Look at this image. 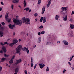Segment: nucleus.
Masks as SVG:
<instances>
[{"instance_id": "f257e3e1", "label": "nucleus", "mask_w": 74, "mask_h": 74, "mask_svg": "<svg viewBox=\"0 0 74 74\" xmlns=\"http://www.w3.org/2000/svg\"><path fill=\"white\" fill-rule=\"evenodd\" d=\"M18 17V16H16V19L15 18H13V21L14 23H15L14 25H11V24H9L8 25L10 29H13L14 27H15L16 25H18L19 26H21V25L22 24V21L21 20L18 19L17 18ZM16 23V24H15Z\"/></svg>"}, {"instance_id": "f03ea898", "label": "nucleus", "mask_w": 74, "mask_h": 74, "mask_svg": "<svg viewBox=\"0 0 74 74\" xmlns=\"http://www.w3.org/2000/svg\"><path fill=\"white\" fill-rule=\"evenodd\" d=\"M22 19L24 23H25L27 25L30 24V19H29V18H26L25 17H23L22 18Z\"/></svg>"}, {"instance_id": "7ed1b4c3", "label": "nucleus", "mask_w": 74, "mask_h": 74, "mask_svg": "<svg viewBox=\"0 0 74 74\" xmlns=\"http://www.w3.org/2000/svg\"><path fill=\"white\" fill-rule=\"evenodd\" d=\"M22 49V46L21 45H19L18 47L16 48V53H19L20 52Z\"/></svg>"}, {"instance_id": "20e7f679", "label": "nucleus", "mask_w": 74, "mask_h": 74, "mask_svg": "<svg viewBox=\"0 0 74 74\" xmlns=\"http://www.w3.org/2000/svg\"><path fill=\"white\" fill-rule=\"evenodd\" d=\"M67 34L71 37H74V34H73V32L72 31H68Z\"/></svg>"}, {"instance_id": "39448f33", "label": "nucleus", "mask_w": 74, "mask_h": 74, "mask_svg": "<svg viewBox=\"0 0 74 74\" xmlns=\"http://www.w3.org/2000/svg\"><path fill=\"white\" fill-rule=\"evenodd\" d=\"M23 50V51L25 52H27V54H29V50H28V48H26L25 47H24Z\"/></svg>"}, {"instance_id": "423d86ee", "label": "nucleus", "mask_w": 74, "mask_h": 74, "mask_svg": "<svg viewBox=\"0 0 74 74\" xmlns=\"http://www.w3.org/2000/svg\"><path fill=\"white\" fill-rule=\"evenodd\" d=\"M22 62V59L20 58L19 60H16V62L15 63L16 64H18V63H20Z\"/></svg>"}, {"instance_id": "0eeeda50", "label": "nucleus", "mask_w": 74, "mask_h": 74, "mask_svg": "<svg viewBox=\"0 0 74 74\" xmlns=\"http://www.w3.org/2000/svg\"><path fill=\"white\" fill-rule=\"evenodd\" d=\"M62 9V11H66L67 10V7H62V8H61Z\"/></svg>"}, {"instance_id": "6e6552de", "label": "nucleus", "mask_w": 74, "mask_h": 74, "mask_svg": "<svg viewBox=\"0 0 74 74\" xmlns=\"http://www.w3.org/2000/svg\"><path fill=\"white\" fill-rule=\"evenodd\" d=\"M45 11V7H44L43 8H42V9L41 14H42V15L44 14V13Z\"/></svg>"}, {"instance_id": "1a4fd4ad", "label": "nucleus", "mask_w": 74, "mask_h": 74, "mask_svg": "<svg viewBox=\"0 0 74 74\" xmlns=\"http://www.w3.org/2000/svg\"><path fill=\"white\" fill-rule=\"evenodd\" d=\"M2 49L3 51L4 52V53L6 52V51H7V50L6 49V48H5V47H2Z\"/></svg>"}, {"instance_id": "9d476101", "label": "nucleus", "mask_w": 74, "mask_h": 74, "mask_svg": "<svg viewBox=\"0 0 74 74\" xmlns=\"http://www.w3.org/2000/svg\"><path fill=\"white\" fill-rule=\"evenodd\" d=\"M63 20L64 21H67V15H65L64 16V17L63 19Z\"/></svg>"}, {"instance_id": "9b49d317", "label": "nucleus", "mask_w": 74, "mask_h": 74, "mask_svg": "<svg viewBox=\"0 0 74 74\" xmlns=\"http://www.w3.org/2000/svg\"><path fill=\"white\" fill-rule=\"evenodd\" d=\"M63 42L64 45H69V42L66 40H63Z\"/></svg>"}, {"instance_id": "f8f14e48", "label": "nucleus", "mask_w": 74, "mask_h": 74, "mask_svg": "<svg viewBox=\"0 0 74 74\" xmlns=\"http://www.w3.org/2000/svg\"><path fill=\"white\" fill-rule=\"evenodd\" d=\"M39 66L40 69H42V68L44 67V66H45V64H39Z\"/></svg>"}, {"instance_id": "ddd939ff", "label": "nucleus", "mask_w": 74, "mask_h": 74, "mask_svg": "<svg viewBox=\"0 0 74 74\" xmlns=\"http://www.w3.org/2000/svg\"><path fill=\"white\" fill-rule=\"evenodd\" d=\"M17 42H18V40H16V39H14L13 43L14 44H16Z\"/></svg>"}, {"instance_id": "4468645a", "label": "nucleus", "mask_w": 74, "mask_h": 74, "mask_svg": "<svg viewBox=\"0 0 74 74\" xmlns=\"http://www.w3.org/2000/svg\"><path fill=\"white\" fill-rule=\"evenodd\" d=\"M19 67H17L15 69V73H18V71H19Z\"/></svg>"}, {"instance_id": "2eb2a0df", "label": "nucleus", "mask_w": 74, "mask_h": 74, "mask_svg": "<svg viewBox=\"0 0 74 74\" xmlns=\"http://www.w3.org/2000/svg\"><path fill=\"white\" fill-rule=\"evenodd\" d=\"M51 3V0H50V1L48 2V4L47 6V8H48L49 6L50 5Z\"/></svg>"}, {"instance_id": "dca6fc26", "label": "nucleus", "mask_w": 74, "mask_h": 74, "mask_svg": "<svg viewBox=\"0 0 74 74\" xmlns=\"http://www.w3.org/2000/svg\"><path fill=\"white\" fill-rule=\"evenodd\" d=\"M9 14V13L8 12L7 13H6L5 15V19L7 21V19H8V14Z\"/></svg>"}, {"instance_id": "f3484780", "label": "nucleus", "mask_w": 74, "mask_h": 74, "mask_svg": "<svg viewBox=\"0 0 74 74\" xmlns=\"http://www.w3.org/2000/svg\"><path fill=\"white\" fill-rule=\"evenodd\" d=\"M27 3L26 2V1L24 0V3H23L24 7H26V5L27 4Z\"/></svg>"}, {"instance_id": "a211bd4d", "label": "nucleus", "mask_w": 74, "mask_h": 74, "mask_svg": "<svg viewBox=\"0 0 74 74\" xmlns=\"http://www.w3.org/2000/svg\"><path fill=\"white\" fill-rule=\"evenodd\" d=\"M5 59H6V58H1V60L0 61V63H1V62H3L5 60Z\"/></svg>"}, {"instance_id": "6ab92c4d", "label": "nucleus", "mask_w": 74, "mask_h": 74, "mask_svg": "<svg viewBox=\"0 0 74 74\" xmlns=\"http://www.w3.org/2000/svg\"><path fill=\"white\" fill-rule=\"evenodd\" d=\"M19 0H13V3H18L19 2Z\"/></svg>"}, {"instance_id": "aec40b11", "label": "nucleus", "mask_w": 74, "mask_h": 74, "mask_svg": "<svg viewBox=\"0 0 74 74\" xmlns=\"http://www.w3.org/2000/svg\"><path fill=\"white\" fill-rule=\"evenodd\" d=\"M47 20H46V18L44 17L43 19V23H45V22H46Z\"/></svg>"}, {"instance_id": "412c9836", "label": "nucleus", "mask_w": 74, "mask_h": 74, "mask_svg": "<svg viewBox=\"0 0 74 74\" xmlns=\"http://www.w3.org/2000/svg\"><path fill=\"white\" fill-rule=\"evenodd\" d=\"M70 26L71 29H73L74 28V25L73 24H70Z\"/></svg>"}, {"instance_id": "4be33fe9", "label": "nucleus", "mask_w": 74, "mask_h": 74, "mask_svg": "<svg viewBox=\"0 0 74 74\" xmlns=\"http://www.w3.org/2000/svg\"><path fill=\"white\" fill-rule=\"evenodd\" d=\"M41 37H40L38 38V43H40L41 42Z\"/></svg>"}, {"instance_id": "5701e85b", "label": "nucleus", "mask_w": 74, "mask_h": 74, "mask_svg": "<svg viewBox=\"0 0 74 74\" xmlns=\"http://www.w3.org/2000/svg\"><path fill=\"white\" fill-rule=\"evenodd\" d=\"M3 36V32L1 31H0V37Z\"/></svg>"}, {"instance_id": "b1692460", "label": "nucleus", "mask_w": 74, "mask_h": 74, "mask_svg": "<svg viewBox=\"0 0 74 74\" xmlns=\"http://www.w3.org/2000/svg\"><path fill=\"white\" fill-rule=\"evenodd\" d=\"M59 15H56L55 16V19L57 21L58 20V19H59Z\"/></svg>"}, {"instance_id": "393cba45", "label": "nucleus", "mask_w": 74, "mask_h": 74, "mask_svg": "<svg viewBox=\"0 0 74 74\" xmlns=\"http://www.w3.org/2000/svg\"><path fill=\"white\" fill-rule=\"evenodd\" d=\"M30 8H26L25 9H24L25 11L26 10V11H27L29 10Z\"/></svg>"}, {"instance_id": "a878e982", "label": "nucleus", "mask_w": 74, "mask_h": 74, "mask_svg": "<svg viewBox=\"0 0 74 74\" xmlns=\"http://www.w3.org/2000/svg\"><path fill=\"white\" fill-rule=\"evenodd\" d=\"M14 45V43H11L9 44V46H10V47H12L13 46V45Z\"/></svg>"}, {"instance_id": "bb28decb", "label": "nucleus", "mask_w": 74, "mask_h": 74, "mask_svg": "<svg viewBox=\"0 0 74 74\" xmlns=\"http://www.w3.org/2000/svg\"><path fill=\"white\" fill-rule=\"evenodd\" d=\"M9 63L10 64H12V63H13V60L11 59L10 60L9 62Z\"/></svg>"}, {"instance_id": "cd10ccee", "label": "nucleus", "mask_w": 74, "mask_h": 74, "mask_svg": "<svg viewBox=\"0 0 74 74\" xmlns=\"http://www.w3.org/2000/svg\"><path fill=\"white\" fill-rule=\"evenodd\" d=\"M42 20H43V17H42L40 20V22H42Z\"/></svg>"}, {"instance_id": "c85d7f7f", "label": "nucleus", "mask_w": 74, "mask_h": 74, "mask_svg": "<svg viewBox=\"0 0 74 74\" xmlns=\"http://www.w3.org/2000/svg\"><path fill=\"white\" fill-rule=\"evenodd\" d=\"M4 27H0V30H4Z\"/></svg>"}, {"instance_id": "c756f323", "label": "nucleus", "mask_w": 74, "mask_h": 74, "mask_svg": "<svg viewBox=\"0 0 74 74\" xmlns=\"http://www.w3.org/2000/svg\"><path fill=\"white\" fill-rule=\"evenodd\" d=\"M41 0H38V4H41Z\"/></svg>"}, {"instance_id": "7c9ffc66", "label": "nucleus", "mask_w": 74, "mask_h": 74, "mask_svg": "<svg viewBox=\"0 0 74 74\" xmlns=\"http://www.w3.org/2000/svg\"><path fill=\"white\" fill-rule=\"evenodd\" d=\"M66 0H62V2L63 3H64V4L65 3H66Z\"/></svg>"}, {"instance_id": "2f4dec72", "label": "nucleus", "mask_w": 74, "mask_h": 74, "mask_svg": "<svg viewBox=\"0 0 74 74\" xmlns=\"http://www.w3.org/2000/svg\"><path fill=\"white\" fill-rule=\"evenodd\" d=\"M31 62L33 63V58H31Z\"/></svg>"}, {"instance_id": "473e14b6", "label": "nucleus", "mask_w": 74, "mask_h": 74, "mask_svg": "<svg viewBox=\"0 0 74 74\" xmlns=\"http://www.w3.org/2000/svg\"><path fill=\"white\" fill-rule=\"evenodd\" d=\"M45 33V31H42L41 32V34H44Z\"/></svg>"}, {"instance_id": "72a5a7b5", "label": "nucleus", "mask_w": 74, "mask_h": 74, "mask_svg": "<svg viewBox=\"0 0 74 74\" xmlns=\"http://www.w3.org/2000/svg\"><path fill=\"white\" fill-rule=\"evenodd\" d=\"M49 71V68L47 66L46 69V71Z\"/></svg>"}, {"instance_id": "f704fd0d", "label": "nucleus", "mask_w": 74, "mask_h": 74, "mask_svg": "<svg viewBox=\"0 0 74 74\" xmlns=\"http://www.w3.org/2000/svg\"><path fill=\"white\" fill-rule=\"evenodd\" d=\"M4 56L5 57H8L9 56V55H7L6 54H4Z\"/></svg>"}, {"instance_id": "c9c22d12", "label": "nucleus", "mask_w": 74, "mask_h": 74, "mask_svg": "<svg viewBox=\"0 0 74 74\" xmlns=\"http://www.w3.org/2000/svg\"><path fill=\"white\" fill-rule=\"evenodd\" d=\"M51 42H47L46 43L47 45H49V44H51Z\"/></svg>"}, {"instance_id": "e433bc0d", "label": "nucleus", "mask_w": 74, "mask_h": 74, "mask_svg": "<svg viewBox=\"0 0 74 74\" xmlns=\"http://www.w3.org/2000/svg\"><path fill=\"white\" fill-rule=\"evenodd\" d=\"M39 29H43V26L42 25H41L39 27Z\"/></svg>"}, {"instance_id": "4c0bfd02", "label": "nucleus", "mask_w": 74, "mask_h": 74, "mask_svg": "<svg viewBox=\"0 0 74 74\" xmlns=\"http://www.w3.org/2000/svg\"><path fill=\"white\" fill-rule=\"evenodd\" d=\"M11 8H12V10H13L14 8V5H12L11 6Z\"/></svg>"}, {"instance_id": "58836bf2", "label": "nucleus", "mask_w": 74, "mask_h": 74, "mask_svg": "<svg viewBox=\"0 0 74 74\" xmlns=\"http://www.w3.org/2000/svg\"><path fill=\"white\" fill-rule=\"evenodd\" d=\"M1 24L3 26H4V25H5V23H4V22H2Z\"/></svg>"}, {"instance_id": "ea45409f", "label": "nucleus", "mask_w": 74, "mask_h": 74, "mask_svg": "<svg viewBox=\"0 0 74 74\" xmlns=\"http://www.w3.org/2000/svg\"><path fill=\"white\" fill-rule=\"evenodd\" d=\"M35 16H38V14L37 13H35L34 15Z\"/></svg>"}, {"instance_id": "a19ab883", "label": "nucleus", "mask_w": 74, "mask_h": 74, "mask_svg": "<svg viewBox=\"0 0 74 74\" xmlns=\"http://www.w3.org/2000/svg\"><path fill=\"white\" fill-rule=\"evenodd\" d=\"M2 71V67L0 66V72Z\"/></svg>"}, {"instance_id": "79ce46f5", "label": "nucleus", "mask_w": 74, "mask_h": 74, "mask_svg": "<svg viewBox=\"0 0 74 74\" xmlns=\"http://www.w3.org/2000/svg\"><path fill=\"white\" fill-rule=\"evenodd\" d=\"M9 23V22H10V21H11V18H10L9 19L8 21H7Z\"/></svg>"}, {"instance_id": "37998d69", "label": "nucleus", "mask_w": 74, "mask_h": 74, "mask_svg": "<svg viewBox=\"0 0 74 74\" xmlns=\"http://www.w3.org/2000/svg\"><path fill=\"white\" fill-rule=\"evenodd\" d=\"M66 71V69L64 70L63 71V74H64V73H65Z\"/></svg>"}, {"instance_id": "c03bdc74", "label": "nucleus", "mask_w": 74, "mask_h": 74, "mask_svg": "<svg viewBox=\"0 0 74 74\" xmlns=\"http://www.w3.org/2000/svg\"><path fill=\"white\" fill-rule=\"evenodd\" d=\"M38 35L39 36H40V35H41V32H39L38 33Z\"/></svg>"}, {"instance_id": "a18cd8bd", "label": "nucleus", "mask_w": 74, "mask_h": 74, "mask_svg": "<svg viewBox=\"0 0 74 74\" xmlns=\"http://www.w3.org/2000/svg\"><path fill=\"white\" fill-rule=\"evenodd\" d=\"M24 72L25 73V74H27V71L25 70L24 71Z\"/></svg>"}, {"instance_id": "49530a36", "label": "nucleus", "mask_w": 74, "mask_h": 74, "mask_svg": "<svg viewBox=\"0 0 74 74\" xmlns=\"http://www.w3.org/2000/svg\"><path fill=\"white\" fill-rule=\"evenodd\" d=\"M14 58H15V56H12V60H13V59H14Z\"/></svg>"}, {"instance_id": "de8ad7c7", "label": "nucleus", "mask_w": 74, "mask_h": 74, "mask_svg": "<svg viewBox=\"0 0 74 74\" xmlns=\"http://www.w3.org/2000/svg\"><path fill=\"white\" fill-rule=\"evenodd\" d=\"M7 44V42H4V44H3V45H4L5 44Z\"/></svg>"}, {"instance_id": "09e8293b", "label": "nucleus", "mask_w": 74, "mask_h": 74, "mask_svg": "<svg viewBox=\"0 0 74 74\" xmlns=\"http://www.w3.org/2000/svg\"><path fill=\"white\" fill-rule=\"evenodd\" d=\"M1 5H4V3L3 2H1Z\"/></svg>"}, {"instance_id": "8fccbe9b", "label": "nucleus", "mask_w": 74, "mask_h": 74, "mask_svg": "<svg viewBox=\"0 0 74 74\" xmlns=\"http://www.w3.org/2000/svg\"><path fill=\"white\" fill-rule=\"evenodd\" d=\"M74 14V12L73 11H72V13H71V15H73Z\"/></svg>"}, {"instance_id": "3c124183", "label": "nucleus", "mask_w": 74, "mask_h": 74, "mask_svg": "<svg viewBox=\"0 0 74 74\" xmlns=\"http://www.w3.org/2000/svg\"><path fill=\"white\" fill-rule=\"evenodd\" d=\"M0 44H1V45H2V46L4 45V44H3L2 42H1Z\"/></svg>"}, {"instance_id": "603ef678", "label": "nucleus", "mask_w": 74, "mask_h": 74, "mask_svg": "<svg viewBox=\"0 0 74 74\" xmlns=\"http://www.w3.org/2000/svg\"><path fill=\"white\" fill-rule=\"evenodd\" d=\"M33 63H32L31 64V67H33Z\"/></svg>"}, {"instance_id": "864d4df0", "label": "nucleus", "mask_w": 74, "mask_h": 74, "mask_svg": "<svg viewBox=\"0 0 74 74\" xmlns=\"http://www.w3.org/2000/svg\"><path fill=\"white\" fill-rule=\"evenodd\" d=\"M2 11V8L0 7V11Z\"/></svg>"}, {"instance_id": "5fc2aeb1", "label": "nucleus", "mask_w": 74, "mask_h": 74, "mask_svg": "<svg viewBox=\"0 0 74 74\" xmlns=\"http://www.w3.org/2000/svg\"><path fill=\"white\" fill-rule=\"evenodd\" d=\"M0 53H3V51L1 50L0 51Z\"/></svg>"}, {"instance_id": "6e6d98bb", "label": "nucleus", "mask_w": 74, "mask_h": 74, "mask_svg": "<svg viewBox=\"0 0 74 74\" xmlns=\"http://www.w3.org/2000/svg\"><path fill=\"white\" fill-rule=\"evenodd\" d=\"M74 57V55H73L70 58H71V59H73V58Z\"/></svg>"}, {"instance_id": "4d7b16f0", "label": "nucleus", "mask_w": 74, "mask_h": 74, "mask_svg": "<svg viewBox=\"0 0 74 74\" xmlns=\"http://www.w3.org/2000/svg\"><path fill=\"white\" fill-rule=\"evenodd\" d=\"M36 64L34 66V69H36Z\"/></svg>"}, {"instance_id": "13d9d810", "label": "nucleus", "mask_w": 74, "mask_h": 74, "mask_svg": "<svg viewBox=\"0 0 74 74\" xmlns=\"http://www.w3.org/2000/svg\"><path fill=\"white\" fill-rule=\"evenodd\" d=\"M60 41H58L57 42V44H60Z\"/></svg>"}, {"instance_id": "bf43d9fd", "label": "nucleus", "mask_w": 74, "mask_h": 74, "mask_svg": "<svg viewBox=\"0 0 74 74\" xmlns=\"http://www.w3.org/2000/svg\"><path fill=\"white\" fill-rule=\"evenodd\" d=\"M68 64H69V65H71V63L70 62H68Z\"/></svg>"}, {"instance_id": "052dcab7", "label": "nucleus", "mask_w": 74, "mask_h": 74, "mask_svg": "<svg viewBox=\"0 0 74 74\" xmlns=\"http://www.w3.org/2000/svg\"><path fill=\"white\" fill-rule=\"evenodd\" d=\"M13 36H15V33L14 32L13 33Z\"/></svg>"}, {"instance_id": "680f3d73", "label": "nucleus", "mask_w": 74, "mask_h": 74, "mask_svg": "<svg viewBox=\"0 0 74 74\" xmlns=\"http://www.w3.org/2000/svg\"><path fill=\"white\" fill-rule=\"evenodd\" d=\"M5 64H6V65L8 66V64H7V63H6Z\"/></svg>"}, {"instance_id": "e2e57ef3", "label": "nucleus", "mask_w": 74, "mask_h": 74, "mask_svg": "<svg viewBox=\"0 0 74 74\" xmlns=\"http://www.w3.org/2000/svg\"><path fill=\"white\" fill-rule=\"evenodd\" d=\"M69 21H70V22H72L73 21V20H72L71 19H70L69 20Z\"/></svg>"}, {"instance_id": "0e129e2a", "label": "nucleus", "mask_w": 74, "mask_h": 74, "mask_svg": "<svg viewBox=\"0 0 74 74\" xmlns=\"http://www.w3.org/2000/svg\"><path fill=\"white\" fill-rule=\"evenodd\" d=\"M72 60V58H71L70 59V60H69V61H71Z\"/></svg>"}, {"instance_id": "69168bd1", "label": "nucleus", "mask_w": 74, "mask_h": 74, "mask_svg": "<svg viewBox=\"0 0 74 74\" xmlns=\"http://www.w3.org/2000/svg\"><path fill=\"white\" fill-rule=\"evenodd\" d=\"M31 12V9H29V12Z\"/></svg>"}, {"instance_id": "338daca9", "label": "nucleus", "mask_w": 74, "mask_h": 74, "mask_svg": "<svg viewBox=\"0 0 74 74\" xmlns=\"http://www.w3.org/2000/svg\"><path fill=\"white\" fill-rule=\"evenodd\" d=\"M18 7H19V8H21V6L20 5H18Z\"/></svg>"}, {"instance_id": "774afa93", "label": "nucleus", "mask_w": 74, "mask_h": 74, "mask_svg": "<svg viewBox=\"0 0 74 74\" xmlns=\"http://www.w3.org/2000/svg\"><path fill=\"white\" fill-rule=\"evenodd\" d=\"M18 41H19V42H20V41H21V40L20 39H19L18 40Z\"/></svg>"}]
</instances>
